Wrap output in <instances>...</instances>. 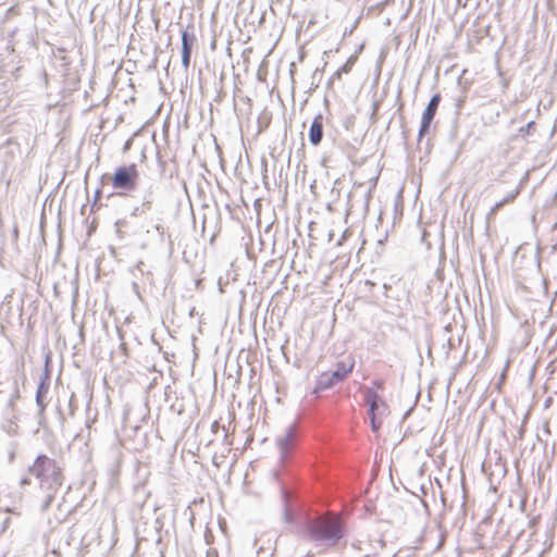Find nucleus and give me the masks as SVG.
Here are the masks:
<instances>
[{
	"instance_id": "nucleus-41",
	"label": "nucleus",
	"mask_w": 557,
	"mask_h": 557,
	"mask_svg": "<svg viewBox=\"0 0 557 557\" xmlns=\"http://www.w3.org/2000/svg\"><path fill=\"white\" fill-rule=\"evenodd\" d=\"M232 45H233V44H230V46H228V48H227V51H228V54H230V55H232V50H233Z\"/></svg>"
},
{
	"instance_id": "nucleus-19",
	"label": "nucleus",
	"mask_w": 557,
	"mask_h": 557,
	"mask_svg": "<svg viewBox=\"0 0 557 557\" xmlns=\"http://www.w3.org/2000/svg\"><path fill=\"white\" fill-rule=\"evenodd\" d=\"M358 57L357 54L350 55L347 61L339 67V72H344L345 74L349 73L356 63Z\"/></svg>"
},
{
	"instance_id": "nucleus-43",
	"label": "nucleus",
	"mask_w": 557,
	"mask_h": 557,
	"mask_svg": "<svg viewBox=\"0 0 557 557\" xmlns=\"http://www.w3.org/2000/svg\"><path fill=\"white\" fill-rule=\"evenodd\" d=\"M262 127L260 126V120H258V131H257V134H259L261 132Z\"/></svg>"
},
{
	"instance_id": "nucleus-44",
	"label": "nucleus",
	"mask_w": 557,
	"mask_h": 557,
	"mask_svg": "<svg viewBox=\"0 0 557 557\" xmlns=\"http://www.w3.org/2000/svg\"><path fill=\"white\" fill-rule=\"evenodd\" d=\"M239 129H240V135H242L240 139H242V141H244V131H243L242 126L239 127Z\"/></svg>"
},
{
	"instance_id": "nucleus-31",
	"label": "nucleus",
	"mask_w": 557,
	"mask_h": 557,
	"mask_svg": "<svg viewBox=\"0 0 557 557\" xmlns=\"http://www.w3.org/2000/svg\"><path fill=\"white\" fill-rule=\"evenodd\" d=\"M383 288H384V295H385V297H389V296H388V290H391L392 285H391V284H387V283H384V284H383Z\"/></svg>"
},
{
	"instance_id": "nucleus-38",
	"label": "nucleus",
	"mask_w": 557,
	"mask_h": 557,
	"mask_svg": "<svg viewBox=\"0 0 557 557\" xmlns=\"http://www.w3.org/2000/svg\"><path fill=\"white\" fill-rule=\"evenodd\" d=\"M250 441H251V437L250 436H246V440H245L246 448L249 446Z\"/></svg>"
},
{
	"instance_id": "nucleus-16",
	"label": "nucleus",
	"mask_w": 557,
	"mask_h": 557,
	"mask_svg": "<svg viewBox=\"0 0 557 557\" xmlns=\"http://www.w3.org/2000/svg\"><path fill=\"white\" fill-rule=\"evenodd\" d=\"M234 173L239 182L238 185V200L240 203H244V196H243V184H244V177L242 176V160L240 157L238 158V161L234 168Z\"/></svg>"
},
{
	"instance_id": "nucleus-35",
	"label": "nucleus",
	"mask_w": 557,
	"mask_h": 557,
	"mask_svg": "<svg viewBox=\"0 0 557 557\" xmlns=\"http://www.w3.org/2000/svg\"><path fill=\"white\" fill-rule=\"evenodd\" d=\"M358 24V20L356 21L355 25L350 29H346L344 32V36L351 35L354 29L356 28V25Z\"/></svg>"
},
{
	"instance_id": "nucleus-34",
	"label": "nucleus",
	"mask_w": 557,
	"mask_h": 557,
	"mask_svg": "<svg viewBox=\"0 0 557 557\" xmlns=\"http://www.w3.org/2000/svg\"><path fill=\"white\" fill-rule=\"evenodd\" d=\"M248 288H251L253 293L257 290L255 283L251 285L249 281L246 283V294L249 292Z\"/></svg>"
},
{
	"instance_id": "nucleus-14",
	"label": "nucleus",
	"mask_w": 557,
	"mask_h": 557,
	"mask_svg": "<svg viewBox=\"0 0 557 557\" xmlns=\"http://www.w3.org/2000/svg\"><path fill=\"white\" fill-rule=\"evenodd\" d=\"M225 209L228 212L230 218L232 220H235L238 223H242L240 216H239V212L242 211L239 202H237L236 200H230L228 202H226ZM240 225L243 226V224H240Z\"/></svg>"
},
{
	"instance_id": "nucleus-17",
	"label": "nucleus",
	"mask_w": 557,
	"mask_h": 557,
	"mask_svg": "<svg viewBox=\"0 0 557 557\" xmlns=\"http://www.w3.org/2000/svg\"><path fill=\"white\" fill-rule=\"evenodd\" d=\"M535 131H536L535 122L534 121H530L529 123H527V125L521 126L518 129V133H519V136L523 140H528L529 137H531V136H533L535 134Z\"/></svg>"
},
{
	"instance_id": "nucleus-4",
	"label": "nucleus",
	"mask_w": 557,
	"mask_h": 557,
	"mask_svg": "<svg viewBox=\"0 0 557 557\" xmlns=\"http://www.w3.org/2000/svg\"><path fill=\"white\" fill-rule=\"evenodd\" d=\"M300 445V435L294 424L288 425L283 435L276 437V446L280 451V460L282 463H287Z\"/></svg>"
},
{
	"instance_id": "nucleus-50",
	"label": "nucleus",
	"mask_w": 557,
	"mask_h": 557,
	"mask_svg": "<svg viewBox=\"0 0 557 557\" xmlns=\"http://www.w3.org/2000/svg\"><path fill=\"white\" fill-rule=\"evenodd\" d=\"M246 103L250 102V99L248 97H245Z\"/></svg>"
},
{
	"instance_id": "nucleus-20",
	"label": "nucleus",
	"mask_w": 557,
	"mask_h": 557,
	"mask_svg": "<svg viewBox=\"0 0 557 557\" xmlns=\"http://www.w3.org/2000/svg\"><path fill=\"white\" fill-rule=\"evenodd\" d=\"M369 418H370L371 430L375 433L379 432V430L382 426V418L383 417L369 414Z\"/></svg>"
},
{
	"instance_id": "nucleus-42",
	"label": "nucleus",
	"mask_w": 557,
	"mask_h": 557,
	"mask_svg": "<svg viewBox=\"0 0 557 557\" xmlns=\"http://www.w3.org/2000/svg\"><path fill=\"white\" fill-rule=\"evenodd\" d=\"M363 47H364V46H363V44H362V45H360V46L358 47V50H357V52H356L355 54H357L358 52L362 51Z\"/></svg>"
},
{
	"instance_id": "nucleus-2",
	"label": "nucleus",
	"mask_w": 557,
	"mask_h": 557,
	"mask_svg": "<svg viewBox=\"0 0 557 557\" xmlns=\"http://www.w3.org/2000/svg\"><path fill=\"white\" fill-rule=\"evenodd\" d=\"M307 532L311 540L325 545L335 546L346 534V527L339 516H325L307 523Z\"/></svg>"
},
{
	"instance_id": "nucleus-6",
	"label": "nucleus",
	"mask_w": 557,
	"mask_h": 557,
	"mask_svg": "<svg viewBox=\"0 0 557 557\" xmlns=\"http://www.w3.org/2000/svg\"><path fill=\"white\" fill-rule=\"evenodd\" d=\"M442 96L440 92L434 94L422 112L421 123L418 132V139L421 140L430 133L433 119L437 112Z\"/></svg>"
},
{
	"instance_id": "nucleus-7",
	"label": "nucleus",
	"mask_w": 557,
	"mask_h": 557,
	"mask_svg": "<svg viewBox=\"0 0 557 557\" xmlns=\"http://www.w3.org/2000/svg\"><path fill=\"white\" fill-rule=\"evenodd\" d=\"M363 401L368 405V414L384 417L388 413V406L384 399L371 387H364Z\"/></svg>"
},
{
	"instance_id": "nucleus-29",
	"label": "nucleus",
	"mask_w": 557,
	"mask_h": 557,
	"mask_svg": "<svg viewBox=\"0 0 557 557\" xmlns=\"http://www.w3.org/2000/svg\"><path fill=\"white\" fill-rule=\"evenodd\" d=\"M232 397H233V406L236 404L239 408L242 406V400L240 399H237V395L235 392H232Z\"/></svg>"
},
{
	"instance_id": "nucleus-30",
	"label": "nucleus",
	"mask_w": 557,
	"mask_h": 557,
	"mask_svg": "<svg viewBox=\"0 0 557 557\" xmlns=\"http://www.w3.org/2000/svg\"><path fill=\"white\" fill-rule=\"evenodd\" d=\"M345 74L344 72H339V69L333 74V76L331 77L330 79V84L335 79V78H341L342 75Z\"/></svg>"
},
{
	"instance_id": "nucleus-36",
	"label": "nucleus",
	"mask_w": 557,
	"mask_h": 557,
	"mask_svg": "<svg viewBox=\"0 0 557 557\" xmlns=\"http://www.w3.org/2000/svg\"><path fill=\"white\" fill-rule=\"evenodd\" d=\"M30 483V480L28 478H22L20 484L22 486L28 485Z\"/></svg>"
},
{
	"instance_id": "nucleus-24",
	"label": "nucleus",
	"mask_w": 557,
	"mask_h": 557,
	"mask_svg": "<svg viewBox=\"0 0 557 557\" xmlns=\"http://www.w3.org/2000/svg\"><path fill=\"white\" fill-rule=\"evenodd\" d=\"M16 429H17L16 424H14L13 422H10L9 426L5 429V432L9 434H15Z\"/></svg>"
},
{
	"instance_id": "nucleus-15",
	"label": "nucleus",
	"mask_w": 557,
	"mask_h": 557,
	"mask_svg": "<svg viewBox=\"0 0 557 557\" xmlns=\"http://www.w3.org/2000/svg\"><path fill=\"white\" fill-rule=\"evenodd\" d=\"M236 376L233 377L231 374L226 379V381L223 383L224 388H236L238 392L240 391V375H242V367L238 364L236 370Z\"/></svg>"
},
{
	"instance_id": "nucleus-46",
	"label": "nucleus",
	"mask_w": 557,
	"mask_h": 557,
	"mask_svg": "<svg viewBox=\"0 0 557 557\" xmlns=\"http://www.w3.org/2000/svg\"><path fill=\"white\" fill-rule=\"evenodd\" d=\"M246 257L251 260V255L249 253L248 249L246 248Z\"/></svg>"
},
{
	"instance_id": "nucleus-47",
	"label": "nucleus",
	"mask_w": 557,
	"mask_h": 557,
	"mask_svg": "<svg viewBox=\"0 0 557 557\" xmlns=\"http://www.w3.org/2000/svg\"><path fill=\"white\" fill-rule=\"evenodd\" d=\"M282 350H283V355H284L286 361L288 362V357L286 356V351L284 350V347H282Z\"/></svg>"
},
{
	"instance_id": "nucleus-18",
	"label": "nucleus",
	"mask_w": 557,
	"mask_h": 557,
	"mask_svg": "<svg viewBox=\"0 0 557 557\" xmlns=\"http://www.w3.org/2000/svg\"><path fill=\"white\" fill-rule=\"evenodd\" d=\"M51 352H47L46 356H45V367H44V372L40 376V379H45V382H49L50 383V377H51Z\"/></svg>"
},
{
	"instance_id": "nucleus-26",
	"label": "nucleus",
	"mask_w": 557,
	"mask_h": 557,
	"mask_svg": "<svg viewBox=\"0 0 557 557\" xmlns=\"http://www.w3.org/2000/svg\"><path fill=\"white\" fill-rule=\"evenodd\" d=\"M132 289L138 298H140L139 285L137 282L132 283Z\"/></svg>"
},
{
	"instance_id": "nucleus-13",
	"label": "nucleus",
	"mask_w": 557,
	"mask_h": 557,
	"mask_svg": "<svg viewBox=\"0 0 557 557\" xmlns=\"http://www.w3.org/2000/svg\"><path fill=\"white\" fill-rule=\"evenodd\" d=\"M520 186H518L516 189H513L512 191H510L509 194H507L503 199H500L499 201H497L491 209V213H495L496 211H498L500 208H503L505 205L507 203H510L512 202L516 197L519 195L520 193Z\"/></svg>"
},
{
	"instance_id": "nucleus-5",
	"label": "nucleus",
	"mask_w": 557,
	"mask_h": 557,
	"mask_svg": "<svg viewBox=\"0 0 557 557\" xmlns=\"http://www.w3.org/2000/svg\"><path fill=\"white\" fill-rule=\"evenodd\" d=\"M138 177L139 172L135 163L121 165L115 169L112 175V186L119 190L134 191L137 187Z\"/></svg>"
},
{
	"instance_id": "nucleus-32",
	"label": "nucleus",
	"mask_w": 557,
	"mask_h": 557,
	"mask_svg": "<svg viewBox=\"0 0 557 557\" xmlns=\"http://www.w3.org/2000/svg\"><path fill=\"white\" fill-rule=\"evenodd\" d=\"M132 143H133V138H128V139L125 141L124 146H123V150H124V151H127V150L131 148Z\"/></svg>"
},
{
	"instance_id": "nucleus-23",
	"label": "nucleus",
	"mask_w": 557,
	"mask_h": 557,
	"mask_svg": "<svg viewBox=\"0 0 557 557\" xmlns=\"http://www.w3.org/2000/svg\"><path fill=\"white\" fill-rule=\"evenodd\" d=\"M373 389L377 393L379 389H383L384 382L382 380H374L372 381Z\"/></svg>"
},
{
	"instance_id": "nucleus-39",
	"label": "nucleus",
	"mask_w": 557,
	"mask_h": 557,
	"mask_svg": "<svg viewBox=\"0 0 557 557\" xmlns=\"http://www.w3.org/2000/svg\"><path fill=\"white\" fill-rule=\"evenodd\" d=\"M16 30H17L16 28H13V29L9 30V35L11 37H13L15 35Z\"/></svg>"
},
{
	"instance_id": "nucleus-48",
	"label": "nucleus",
	"mask_w": 557,
	"mask_h": 557,
	"mask_svg": "<svg viewBox=\"0 0 557 557\" xmlns=\"http://www.w3.org/2000/svg\"><path fill=\"white\" fill-rule=\"evenodd\" d=\"M219 284H220V290L221 292H224L223 287H222V284H221V280L219 281Z\"/></svg>"
},
{
	"instance_id": "nucleus-21",
	"label": "nucleus",
	"mask_w": 557,
	"mask_h": 557,
	"mask_svg": "<svg viewBox=\"0 0 557 557\" xmlns=\"http://www.w3.org/2000/svg\"><path fill=\"white\" fill-rule=\"evenodd\" d=\"M149 211H150L149 209L145 208V206H143V205L140 203L139 206H136V207L133 209V211H132L131 215H132V216L137 218V216H141V215L146 214V213H147V212H149Z\"/></svg>"
},
{
	"instance_id": "nucleus-37",
	"label": "nucleus",
	"mask_w": 557,
	"mask_h": 557,
	"mask_svg": "<svg viewBox=\"0 0 557 557\" xmlns=\"http://www.w3.org/2000/svg\"><path fill=\"white\" fill-rule=\"evenodd\" d=\"M100 196H101V190L99 188H97L95 191V202L100 198Z\"/></svg>"
},
{
	"instance_id": "nucleus-27",
	"label": "nucleus",
	"mask_w": 557,
	"mask_h": 557,
	"mask_svg": "<svg viewBox=\"0 0 557 557\" xmlns=\"http://www.w3.org/2000/svg\"><path fill=\"white\" fill-rule=\"evenodd\" d=\"M239 294L242 295V299H240V302H239V318H240L242 317V312L244 310V289H240Z\"/></svg>"
},
{
	"instance_id": "nucleus-1",
	"label": "nucleus",
	"mask_w": 557,
	"mask_h": 557,
	"mask_svg": "<svg viewBox=\"0 0 557 557\" xmlns=\"http://www.w3.org/2000/svg\"><path fill=\"white\" fill-rule=\"evenodd\" d=\"M28 473L39 481V487L46 493L41 509L47 510L63 484V469L55 459L40 454L36 457L34 463L28 467Z\"/></svg>"
},
{
	"instance_id": "nucleus-45",
	"label": "nucleus",
	"mask_w": 557,
	"mask_h": 557,
	"mask_svg": "<svg viewBox=\"0 0 557 557\" xmlns=\"http://www.w3.org/2000/svg\"><path fill=\"white\" fill-rule=\"evenodd\" d=\"M94 422H95V419L87 421V423H86L87 428H90L91 423H94Z\"/></svg>"
},
{
	"instance_id": "nucleus-40",
	"label": "nucleus",
	"mask_w": 557,
	"mask_h": 557,
	"mask_svg": "<svg viewBox=\"0 0 557 557\" xmlns=\"http://www.w3.org/2000/svg\"><path fill=\"white\" fill-rule=\"evenodd\" d=\"M58 412H59V414H60V419H61V420H64V416H63V413H62V411H61V409H60L59 407H58Z\"/></svg>"
},
{
	"instance_id": "nucleus-22",
	"label": "nucleus",
	"mask_w": 557,
	"mask_h": 557,
	"mask_svg": "<svg viewBox=\"0 0 557 557\" xmlns=\"http://www.w3.org/2000/svg\"><path fill=\"white\" fill-rule=\"evenodd\" d=\"M463 104H465V98L459 97V98L456 99L455 107H456V114L457 115L460 114V110L462 109Z\"/></svg>"
},
{
	"instance_id": "nucleus-3",
	"label": "nucleus",
	"mask_w": 557,
	"mask_h": 557,
	"mask_svg": "<svg viewBox=\"0 0 557 557\" xmlns=\"http://www.w3.org/2000/svg\"><path fill=\"white\" fill-rule=\"evenodd\" d=\"M355 358L351 355L337 360L334 364V370L322 372L317 377L312 393L320 394L321 392L331 389L347 380L355 368Z\"/></svg>"
},
{
	"instance_id": "nucleus-9",
	"label": "nucleus",
	"mask_w": 557,
	"mask_h": 557,
	"mask_svg": "<svg viewBox=\"0 0 557 557\" xmlns=\"http://www.w3.org/2000/svg\"><path fill=\"white\" fill-rule=\"evenodd\" d=\"M49 387H50L49 382H45V379L39 380L37 389H36L35 401H36V406L38 408L37 420H38V424L40 426H44L45 421H46L45 410L47 408V403H46L45 398L49 392Z\"/></svg>"
},
{
	"instance_id": "nucleus-10",
	"label": "nucleus",
	"mask_w": 557,
	"mask_h": 557,
	"mask_svg": "<svg viewBox=\"0 0 557 557\" xmlns=\"http://www.w3.org/2000/svg\"><path fill=\"white\" fill-rule=\"evenodd\" d=\"M233 70V104L237 117L242 114V104L244 103V91L242 89L243 81L239 72L236 71L235 65H232Z\"/></svg>"
},
{
	"instance_id": "nucleus-33",
	"label": "nucleus",
	"mask_w": 557,
	"mask_h": 557,
	"mask_svg": "<svg viewBox=\"0 0 557 557\" xmlns=\"http://www.w3.org/2000/svg\"><path fill=\"white\" fill-rule=\"evenodd\" d=\"M284 518H285V520H286L287 522L293 521L292 515H290V512L287 510V508H285Z\"/></svg>"
},
{
	"instance_id": "nucleus-49",
	"label": "nucleus",
	"mask_w": 557,
	"mask_h": 557,
	"mask_svg": "<svg viewBox=\"0 0 557 557\" xmlns=\"http://www.w3.org/2000/svg\"><path fill=\"white\" fill-rule=\"evenodd\" d=\"M161 228H162V227H161V225H159V224H158V225H156V230H157V231H160Z\"/></svg>"
},
{
	"instance_id": "nucleus-12",
	"label": "nucleus",
	"mask_w": 557,
	"mask_h": 557,
	"mask_svg": "<svg viewBox=\"0 0 557 557\" xmlns=\"http://www.w3.org/2000/svg\"><path fill=\"white\" fill-rule=\"evenodd\" d=\"M156 191L157 186L156 184H150L141 195V205L145 206V208L149 209L151 211L152 205L156 200Z\"/></svg>"
},
{
	"instance_id": "nucleus-8",
	"label": "nucleus",
	"mask_w": 557,
	"mask_h": 557,
	"mask_svg": "<svg viewBox=\"0 0 557 557\" xmlns=\"http://www.w3.org/2000/svg\"><path fill=\"white\" fill-rule=\"evenodd\" d=\"M182 39V65L185 70H188L190 65L191 51L196 41L195 29L193 25H187L181 32Z\"/></svg>"
},
{
	"instance_id": "nucleus-25",
	"label": "nucleus",
	"mask_w": 557,
	"mask_h": 557,
	"mask_svg": "<svg viewBox=\"0 0 557 557\" xmlns=\"http://www.w3.org/2000/svg\"><path fill=\"white\" fill-rule=\"evenodd\" d=\"M185 515L188 516V519L190 521V523L193 524V521L195 519V516H194V511L191 510L190 507H187L186 510H185Z\"/></svg>"
},
{
	"instance_id": "nucleus-28",
	"label": "nucleus",
	"mask_w": 557,
	"mask_h": 557,
	"mask_svg": "<svg viewBox=\"0 0 557 557\" xmlns=\"http://www.w3.org/2000/svg\"><path fill=\"white\" fill-rule=\"evenodd\" d=\"M73 401H74V394H72V396L70 397V400H69V410H70V414L73 416L74 414V406H73Z\"/></svg>"
},
{
	"instance_id": "nucleus-11",
	"label": "nucleus",
	"mask_w": 557,
	"mask_h": 557,
	"mask_svg": "<svg viewBox=\"0 0 557 557\" xmlns=\"http://www.w3.org/2000/svg\"><path fill=\"white\" fill-rule=\"evenodd\" d=\"M308 138L309 143L314 147L321 144L323 139V115L321 113L313 117L309 127Z\"/></svg>"
},
{
	"instance_id": "nucleus-51",
	"label": "nucleus",
	"mask_w": 557,
	"mask_h": 557,
	"mask_svg": "<svg viewBox=\"0 0 557 557\" xmlns=\"http://www.w3.org/2000/svg\"><path fill=\"white\" fill-rule=\"evenodd\" d=\"M13 11H14V10H13V8H10V9L8 10V13H11V12H13Z\"/></svg>"
}]
</instances>
